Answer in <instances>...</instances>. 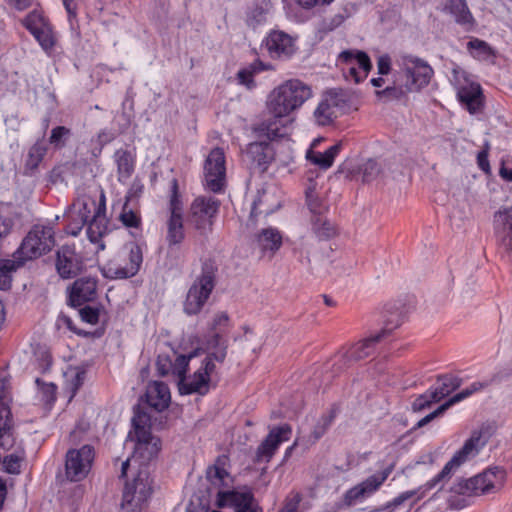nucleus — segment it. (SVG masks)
Instances as JSON below:
<instances>
[{
	"mask_svg": "<svg viewBox=\"0 0 512 512\" xmlns=\"http://www.w3.org/2000/svg\"><path fill=\"white\" fill-rule=\"evenodd\" d=\"M269 198H270V195L267 191L258 190L257 195L252 202L251 212H250V220H255L258 217V215H260L262 213H265V215H270V214L274 213L275 211H277L281 207L280 203H278L274 207L267 206L264 210L258 211L259 207L268 203Z\"/></svg>",
	"mask_w": 512,
	"mask_h": 512,
	"instance_id": "49530a36",
	"label": "nucleus"
},
{
	"mask_svg": "<svg viewBox=\"0 0 512 512\" xmlns=\"http://www.w3.org/2000/svg\"><path fill=\"white\" fill-rule=\"evenodd\" d=\"M47 153L48 145L45 143L44 137L37 139L27 151L22 174L27 177L36 176Z\"/></svg>",
	"mask_w": 512,
	"mask_h": 512,
	"instance_id": "bb28decb",
	"label": "nucleus"
},
{
	"mask_svg": "<svg viewBox=\"0 0 512 512\" xmlns=\"http://www.w3.org/2000/svg\"><path fill=\"white\" fill-rule=\"evenodd\" d=\"M252 132L258 140L246 146L245 156L249 161L250 169L263 174L275 161L276 151L271 142L288 137L289 132L281 129L275 120H264L253 125Z\"/></svg>",
	"mask_w": 512,
	"mask_h": 512,
	"instance_id": "20e7f679",
	"label": "nucleus"
},
{
	"mask_svg": "<svg viewBox=\"0 0 512 512\" xmlns=\"http://www.w3.org/2000/svg\"><path fill=\"white\" fill-rule=\"evenodd\" d=\"M178 390L181 395L198 394L205 396L209 392L210 387L192 378L188 380L186 377L183 380H179Z\"/></svg>",
	"mask_w": 512,
	"mask_h": 512,
	"instance_id": "8fccbe9b",
	"label": "nucleus"
},
{
	"mask_svg": "<svg viewBox=\"0 0 512 512\" xmlns=\"http://www.w3.org/2000/svg\"><path fill=\"white\" fill-rule=\"evenodd\" d=\"M219 265L212 257L201 260L200 273L189 287L183 302V312L188 316L201 313L217 286Z\"/></svg>",
	"mask_w": 512,
	"mask_h": 512,
	"instance_id": "39448f33",
	"label": "nucleus"
},
{
	"mask_svg": "<svg viewBox=\"0 0 512 512\" xmlns=\"http://www.w3.org/2000/svg\"><path fill=\"white\" fill-rule=\"evenodd\" d=\"M230 458L226 454L217 456L214 463L206 469V480H225L230 476Z\"/></svg>",
	"mask_w": 512,
	"mask_h": 512,
	"instance_id": "ea45409f",
	"label": "nucleus"
},
{
	"mask_svg": "<svg viewBox=\"0 0 512 512\" xmlns=\"http://www.w3.org/2000/svg\"><path fill=\"white\" fill-rule=\"evenodd\" d=\"M383 482H359L349 490H347L341 502L338 504L339 508L353 507L374 494Z\"/></svg>",
	"mask_w": 512,
	"mask_h": 512,
	"instance_id": "cd10ccee",
	"label": "nucleus"
},
{
	"mask_svg": "<svg viewBox=\"0 0 512 512\" xmlns=\"http://www.w3.org/2000/svg\"><path fill=\"white\" fill-rule=\"evenodd\" d=\"M56 244L52 227L34 225L13 254L14 259H0V290L11 288L12 272L22 267L26 261L49 253Z\"/></svg>",
	"mask_w": 512,
	"mask_h": 512,
	"instance_id": "f03ea898",
	"label": "nucleus"
},
{
	"mask_svg": "<svg viewBox=\"0 0 512 512\" xmlns=\"http://www.w3.org/2000/svg\"><path fill=\"white\" fill-rule=\"evenodd\" d=\"M220 205V200L211 196H198L190 205L188 222L205 239L213 231Z\"/></svg>",
	"mask_w": 512,
	"mask_h": 512,
	"instance_id": "0eeeda50",
	"label": "nucleus"
},
{
	"mask_svg": "<svg viewBox=\"0 0 512 512\" xmlns=\"http://www.w3.org/2000/svg\"><path fill=\"white\" fill-rule=\"evenodd\" d=\"M106 202L105 195L102 193L98 207L95 210L92 218L86 224L87 236L91 243L97 244L109 232L108 219L105 216Z\"/></svg>",
	"mask_w": 512,
	"mask_h": 512,
	"instance_id": "393cba45",
	"label": "nucleus"
},
{
	"mask_svg": "<svg viewBox=\"0 0 512 512\" xmlns=\"http://www.w3.org/2000/svg\"><path fill=\"white\" fill-rule=\"evenodd\" d=\"M337 106V102L333 101L331 104L327 98L322 99L314 111L316 123L320 126H328L333 122V111L331 107Z\"/></svg>",
	"mask_w": 512,
	"mask_h": 512,
	"instance_id": "09e8293b",
	"label": "nucleus"
},
{
	"mask_svg": "<svg viewBox=\"0 0 512 512\" xmlns=\"http://www.w3.org/2000/svg\"><path fill=\"white\" fill-rule=\"evenodd\" d=\"M118 220L122 223V225L127 229H134L138 232L130 231V235L134 239H138L142 237V216L139 210L132 209L129 204L124 203L122 206V210L119 214Z\"/></svg>",
	"mask_w": 512,
	"mask_h": 512,
	"instance_id": "f704fd0d",
	"label": "nucleus"
},
{
	"mask_svg": "<svg viewBox=\"0 0 512 512\" xmlns=\"http://www.w3.org/2000/svg\"><path fill=\"white\" fill-rule=\"evenodd\" d=\"M36 385L41 392V399L46 405H53L57 400V385L50 382L46 383L41 378H36Z\"/></svg>",
	"mask_w": 512,
	"mask_h": 512,
	"instance_id": "864d4df0",
	"label": "nucleus"
},
{
	"mask_svg": "<svg viewBox=\"0 0 512 512\" xmlns=\"http://www.w3.org/2000/svg\"><path fill=\"white\" fill-rule=\"evenodd\" d=\"M205 361L223 363L228 353V339L221 332L207 333L203 340Z\"/></svg>",
	"mask_w": 512,
	"mask_h": 512,
	"instance_id": "a878e982",
	"label": "nucleus"
},
{
	"mask_svg": "<svg viewBox=\"0 0 512 512\" xmlns=\"http://www.w3.org/2000/svg\"><path fill=\"white\" fill-rule=\"evenodd\" d=\"M95 459V449L86 444L79 449H69L65 456V480H83L88 477Z\"/></svg>",
	"mask_w": 512,
	"mask_h": 512,
	"instance_id": "9d476101",
	"label": "nucleus"
},
{
	"mask_svg": "<svg viewBox=\"0 0 512 512\" xmlns=\"http://www.w3.org/2000/svg\"><path fill=\"white\" fill-rule=\"evenodd\" d=\"M229 315L227 312H220L216 314L213 318V321L211 323V326L209 327L208 333L213 332H221V334L225 333V329L229 324Z\"/></svg>",
	"mask_w": 512,
	"mask_h": 512,
	"instance_id": "69168bd1",
	"label": "nucleus"
},
{
	"mask_svg": "<svg viewBox=\"0 0 512 512\" xmlns=\"http://www.w3.org/2000/svg\"><path fill=\"white\" fill-rule=\"evenodd\" d=\"M457 99L461 106L472 115L482 111L485 105L483 90L481 85L476 82L458 87Z\"/></svg>",
	"mask_w": 512,
	"mask_h": 512,
	"instance_id": "4be33fe9",
	"label": "nucleus"
},
{
	"mask_svg": "<svg viewBox=\"0 0 512 512\" xmlns=\"http://www.w3.org/2000/svg\"><path fill=\"white\" fill-rule=\"evenodd\" d=\"M31 34L46 53L50 54L54 50L57 39L51 24L41 29H33Z\"/></svg>",
	"mask_w": 512,
	"mask_h": 512,
	"instance_id": "a18cd8bd",
	"label": "nucleus"
},
{
	"mask_svg": "<svg viewBox=\"0 0 512 512\" xmlns=\"http://www.w3.org/2000/svg\"><path fill=\"white\" fill-rule=\"evenodd\" d=\"M169 212L170 214H183V202L176 178H173L170 182Z\"/></svg>",
	"mask_w": 512,
	"mask_h": 512,
	"instance_id": "603ef678",
	"label": "nucleus"
},
{
	"mask_svg": "<svg viewBox=\"0 0 512 512\" xmlns=\"http://www.w3.org/2000/svg\"><path fill=\"white\" fill-rule=\"evenodd\" d=\"M77 163L74 161H65L56 164L47 174L48 183L55 185L63 182L66 177L75 174Z\"/></svg>",
	"mask_w": 512,
	"mask_h": 512,
	"instance_id": "79ce46f5",
	"label": "nucleus"
},
{
	"mask_svg": "<svg viewBox=\"0 0 512 512\" xmlns=\"http://www.w3.org/2000/svg\"><path fill=\"white\" fill-rule=\"evenodd\" d=\"M312 96L311 87L299 79H290L274 88L267 100V108L281 129L288 131V125L294 122L290 117Z\"/></svg>",
	"mask_w": 512,
	"mask_h": 512,
	"instance_id": "7ed1b4c3",
	"label": "nucleus"
},
{
	"mask_svg": "<svg viewBox=\"0 0 512 512\" xmlns=\"http://www.w3.org/2000/svg\"><path fill=\"white\" fill-rule=\"evenodd\" d=\"M115 163L117 165L118 181L126 183L135 171V155L127 149H117L114 153Z\"/></svg>",
	"mask_w": 512,
	"mask_h": 512,
	"instance_id": "473e14b6",
	"label": "nucleus"
},
{
	"mask_svg": "<svg viewBox=\"0 0 512 512\" xmlns=\"http://www.w3.org/2000/svg\"><path fill=\"white\" fill-rule=\"evenodd\" d=\"M495 478L496 480H505L507 478L506 470L501 466H490L476 475H473L469 478L461 477L459 480H491Z\"/></svg>",
	"mask_w": 512,
	"mask_h": 512,
	"instance_id": "3c124183",
	"label": "nucleus"
},
{
	"mask_svg": "<svg viewBox=\"0 0 512 512\" xmlns=\"http://www.w3.org/2000/svg\"><path fill=\"white\" fill-rule=\"evenodd\" d=\"M23 462L24 457H21L14 453L4 456L3 459L1 458L3 471L13 475H17L21 472Z\"/></svg>",
	"mask_w": 512,
	"mask_h": 512,
	"instance_id": "6e6d98bb",
	"label": "nucleus"
},
{
	"mask_svg": "<svg viewBox=\"0 0 512 512\" xmlns=\"http://www.w3.org/2000/svg\"><path fill=\"white\" fill-rule=\"evenodd\" d=\"M398 65L407 79V92L421 91L429 85L434 75V70L427 61L411 54L400 55Z\"/></svg>",
	"mask_w": 512,
	"mask_h": 512,
	"instance_id": "6e6552de",
	"label": "nucleus"
},
{
	"mask_svg": "<svg viewBox=\"0 0 512 512\" xmlns=\"http://www.w3.org/2000/svg\"><path fill=\"white\" fill-rule=\"evenodd\" d=\"M84 269V261L74 246L63 245L56 252V270L62 279H71Z\"/></svg>",
	"mask_w": 512,
	"mask_h": 512,
	"instance_id": "f3484780",
	"label": "nucleus"
},
{
	"mask_svg": "<svg viewBox=\"0 0 512 512\" xmlns=\"http://www.w3.org/2000/svg\"><path fill=\"white\" fill-rule=\"evenodd\" d=\"M128 248L127 263L124 267H119L114 271L112 278L116 279H128L134 277L140 271L143 264V247H146V243L143 241L129 242L126 244Z\"/></svg>",
	"mask_w": 512,
	"mask_h": 512,
	"instance_id": "5701e85b",
	"label": "nucleus"
},
{
	"mask_svg": "<svg viewBox=\"0 0 512 512\" xmlns=\"http://www.w3.org/2000/svg\"><path fill=\"white\" fill-rule=\"evenodd\" d=\"M272 6L270 0H252L245 8V24L253 30L265 24Z\"/></svg>",
	"mask_w": 512,
	"mask_h": 512,
	"instance_id": "c85d7f7f",
	"label": "nucleus"
},
{
	"mask_svg": "<svg viewBox=\"0 0 512 512\" xmlns=\"http://www.w3.org/2000/svg\"><path fill=\"white\" fill-rule=\"evenodd\" d=\"M11 401L0 402V447L4 449L13 445L12 430L14 423L10 408Z\"/></svg>",
	"mask_w": 512,
	"mask_h": 512,
	"instance_id": "2f4dec72",
	"label": "nucleus"
},
{
	"mask_svg": "<svg viewBox=\"0 0 512 512\" xmlns=\"http://www.w3.org/2000/svg\"><path fill=\"white\" fill-rule=\"evenodd\" d=\"M98 280L94 277H81L76 279L70 287L67 303L72 308H78L97 297Z\"/></svg>",
	"mask_w": 512,
	"mask_h": 512,
	"instance_id": "aec40b11",
	"label": "nucleus"
},
{
	"mask_svg": "<svg viewBox=\"0 0 512 512\" xmlns=\"http://www.w3.org/2000/svg\"><path fill=\"white\" fill-rule=\"evenodd\" d=\"M269 68V64L262 62L260 59H256L248 66L241 68L236 73L237 83L246 87L248 90H253L257 86L254 80L255 75L262 71L268 70Z\"/></svg>",
	"mask_w": 512,
	"mask_h": 512,
	"instance_id": "72a5a7b5",
	"label": "nucleus"
},
{
	"mask_svg": "<svg viewBox=\"0 0 512 512\" xmlns=\"http://www.w3.org/2000/svg\"><path fill=\"white\" fill-rule=\"evenodd\" d=\"M186 512H210L209 500L200 496L192 497L187 505Z\"/></svg>",
	"mask_w": 512,
	"mask_h": 512,
	"instance_id": "0e129e2a",
	"label": "nucleus"
},
{
	"mask_svg": "<svg viewBox=\"0 0 512 512\" xmlns=\"http://www.w3.org/2000/svg\"><path fill=\"white\" fill-rule=\"evenodd\" d=\"M102 309V305H83L79 308V316L83 322L91 325H96L99 323L100 313Z\"/></svg>",
	"mask_w": 512,
	"mask_h": 512,
	"instance_id": "4d7b16f0",
	"label": "nucleus"
},
{
	"mask_svg": "<svg viewBox=\"0 0 512 512\" xmlns=\"http://www.w3.org/2000/svg\"><path fill=\"white\" fill-rule=\"evenodd\" d=\"M257 242L263 252L273 256L282 246V235L276 228H264L257 234Z\"/></svg>",
	"mask_w": 512,
	"mask_h": 512,
	"instance_id": "e433bc0d",
	"label": "nucleus"
},
{
	"mask_svg": "<svg viewBox=\"0 0 512 512\" xmlns=\"http://www.w3.org/2000/svg\"><path fill=\"white\" fill-rule=\"evenodd\" d=\"M215 504L220 509L233 508L234 512H262L251 491L220 490L216 494Z\"/></svg>",
	"mask_w": 512,
	"mask_h": 512,
	"instance_id": "ddd939ff",
	"label": "nucleus"
},
{
	"mask_svg": "<svg viewBox=\"0 0 512 512\" xmlns=\"http://www.w3.org/2000/svg\"><path fill=\"white\" fill-rule=\"evenodd\" d=\"M170 400V390L164 382H154V385L145 393V402L157 412L167 409Z\"/></svg>",
	"mask_w": 512,
	"mask_h": 512,
	"instance_id": "7c9ffc66",
	"label": "nucleus"
},
{
	"mask_svg": "<svg viewBox=\"0 0 512 512\" xmlns=\"http://www.w3.org/2000/svg\"><path fill=\"white\" fill-rule=\"evenodd\" d=\"M344 20V16L340 13L334 15L331 18H325L320 24V31L325 33L331 32L339 27L344 22Z\"/></svg>",
	"mask_w": 512,
	"mask_h": 512,
	"instance_id": "774afa93",
	"label": "nucleus"
},
{
	"mask_svg": "<svg viewBox=\"0 0 512 512\" xmlns=\"http://www.w3.org/2000/svg\"><path fill=\"white\" fill-rule=\"evenodd\" d=\"M339 411V407L337 404H333L331 406V409L327 414H322L317 423L315 424L312 432L311 437L314 441H318L321 439L327 430L332 425L333 421L335 420L337 413Z\"/></svg>",
	"mask_w": 512,
	"mask_h": 512,
	"instance_id": "37998d69",
	"label": "nucleus"
},
{
	"mask_svg": "<svg viewBox=\"0 0 512 512\" xmlns=\"http://www.w3.org/2000/svg\"><path fill=\"white\" fill-rule=\"evenodd\" d=\"M207 187L214 193L223 190L226 176L225 153L220 147L213 148L204 164Z\"/></svg>",
	"mask_w": 512,
	"mask_h": 512,
	"instance_id": "4468645a",
	"label": "nucleus"
},
{
	"mask_svg": "<svg viewBox=\"0 0 512 512\" xmlns=\"http://www.w3.org/2000/svg\"><path fill=\"white\" fill-rule=\"evenodd\" d=\"M381 165L374 159H368L361 168L362 181L370 183L375 180L381 173Z\"/></svg>",
	"mask_w": 512,
	"mask_h": 512,
	"instance_id": "bf43d9fd",
	"label": "nucleus"
},
{
	"mask_svg": "<svg viewBox=\"0 0 512 512\" xmlns=\"http://www.w3.org/2000/svg\"><path fill=\"white\" fill-rule=\"evenodd\" d=\"M407 313L406 305L400 300L385 304L382 312L383 328L378 332L383 333V339L401 326L406 319Z\"/></svg>",
	"mask_w": 512,
	"mask_h": 512,
	"instance_id": "b1692460",
	"label": "nucleus"
},
{
	"mask_svg": "<svg viewBox=\"0 0 512 512\" xmlns=\"http://www.w3.org/2000/svg\"><path fill=\"white\" fill-rule=\"evenodd\" d=\"M407 91L403 90L402 87L396 86H388L383 90H377L375 92L378 98H387V99H401Z\"/></svg>",
	"mask_w": 512,
	"mask_h": 512,
	"instance_id": "338daca9",
	"label": "nucleus"
},
{
	"mask_svg": "<svg viewBox=\"0 0 512 512\" xmlns=\"http://www.w3.org/2000/svg\"><path fill=\"white\" fill-rule=\"evenodd\" d=\"M72 136L73 132L70 128L59 125L52 128L48 138V144L51 145L55 151H59L68 145Z\"/></svg>",
	"mask_w": 512,
	"mask_h": 512,
	"instance_id": "c03bdc74",
	"label": "nucleus"
},
{
	"mask_svg": "<svg viewBox=\"0 0 512 512\" xmlns=\"http://www.w3.org/2000/svg\"><path fill=\"white\" fill-rule=\"evenodd\" d=\"M132 427L134 436L138 437L140 431L152 432L151 416L143 410L140 405L134 407V416L132 417Z\"/></svg>",
	"mask_w": 512,
	"mask_h": 512,
	"instance_id": "de8ad7c7",
	"label": "nucleus"
},
{
	"mask_svg": "<svg viewBox=\"0 0 512 512\" xmlns=\"http://www.w3.org/2000/svg\"><path fill=\"white\" fill-rule=\"evenodd\" d=\"M342 149L341 142H338L332 146H330L325 152H317L313 150H308L306 158L312 164L318 166L323 170L329 169L335 160V157L339 154Z\"/></svg>",
	"mask_w": 512,
	"mask_h": 512,
	"instance_id": "c9c22d12",
	"label": "nucleus"
},
{
	"mask_svg": "<svg viewBox=\"0 0 512 512\" xmlns=\"http://www.w3.org/2000/svg\"><path fill=\"white\" fill-rule=\"evenodd\" d=\"M312 230L320 241L330 240L337 234L336 227L322 215L313 216Z\"/></svg>",
	"mask_w": 512,
	"mask_h": 512,
	"instance_id": "a19ab883",
	"label": "nucleus"
},
{
	"mask_svg": "<svg viewBox=\"0 0 512 512\" xmlns=\"http://www.w3.org/2000/svg\"><path fill=\"white\" fill-rule=\"evenodd\" d=\"M503 482H426L419 487L404 491L375 509V512H392L400 506H413L423 498L434 503L439 511L462 509L473 496L490 495L500 491Z\"/></svg>",
	"mask_w": 512,
	"mask_h": 512,
	"instance_id": "f257e3e1",
	"label": "nucleus"
},
{
	"mask_svg": "<svg viewBox=\"0 0 512 512\" xmlns=\"http://www.w3.org/2000/svg\"><path fill=\"white\" fill-rule=\"evenodd\" d=\"M49 24V20L38 10L31 11L23 20V26L30 33L33 29H41Z\"/></svg>",
	"mask_w": 512,
	"mask_h": 512,
	"instance_id": "5fc2aeb1",
	"label": "nucleus"
},
{
	"mask_svg": "<svg viewBox=\"0 0 512 512\" xmlns=\"http://www.w3.org/2000/svg\"><path fill=\"white\" fill-rule=\"evenodd\" d=\"M272 58H290L296 51L293 38L279 30H272L264 40Z\"/></svg>",
	"mask_w": 512,
	"mask_h": 512,
	"instance_id": "412c9836",
	"label": "nucleus"
},
{
	"mask_svg": "<svg viewBox=\"0 0 512 512\" xmlns=\"http://www.w3.org/2000/svg\"><path fill=\"white\" fill-rule=\"evenodd\" d=\"M97 207L98 204L94 199H90L89 201H82L80 203V207L76 217L79 220H86L87 224L88 221L92 218L93 214L95 213Z\"/></svg>",
	"mask_w": 512,
	"mask_h": 512,
	"instance_id": "e2e57ef3",
	"label": "nucleus"
},
{
	"mask_svg": "<svg viewBox=\"0 0 512 512\" xmlns=\"http://www.w3.org/2000/svg\"><path fill=\"white\" fill-rule=\"evenodd\" d=\"M134 458L139 460V470L131 480H148L149 463L158 457L162 448V441L152 432L140 431L138 437H134Z\"/></svg>",
	"mask_w": 512,
	"mask_h": 512,
	"instance_id": "1a4fd4ad",
	"label": "nucleus"
},
{
	"mask_svg": "<svg viewBox=\"0 0 512 512\" xmlns=\"http://www.w3.org/2000/svg\"><path fill=\"white\" fill-rule=\"evenodd\" d=\"M436 383L437 386L435 388L427 390L415 399L413 403L415 411L424 410L430 407L431 404L440 402L462 385V379L451 373L441 374L437 376Z\"/></svg>",
	"mask_w": 512,
	"mask_h": 512,
	"instance_id": "9b49d317",
	"label": "nucleus"
},
{
	"mask_svg": "<svg viewBox=\"0 0 512 512\" xmlns=\"http://www.w3.org/2000/svg\"><path fill=\"white\" fill-rule=\"evenodd\" d=\"M152 494L149 482H125L122 491L121 508L130 512H140Z\"/></svg>",
	"mask_w": 512,
	"mask_h": 512,
	"instance_id": "a211bd4d",
	"label": "nucleus"
},
{
	"mask_svg": "<svg viewBox=\"0 0 512 512\" xmlns=\"http://www.w3.org/2000/svg\"><path fill=\"white\" fill-rule=\"evenodd\" d=\"M189 362V357H187L186 354H181L178 355L175 362L172 363V372L174 375L178 376L179 380L186 378L189 370Z\"/></svg>",
	"mask_w": 512,
	"mask_h": 512,
	"instance_id": "680f3d73",
	"label": "nucleus"
},
{
	"mask_svg": "<svg viewBox=\"0 0 512 512\" xmlns=\"http://www.w3.org/2000/svg\"><path fill=\"white\" fill-rule=\"evenodd\" d=\"M216 365L211 361L202 360L201 367L194 372L192 379L198 380V382L209 386L211 382V375L215 371Z\"/></svg>",
	"mask_w": 512,
	"mask_h": 512,
	"instance_id": "13d9d810",
	"label": "nucleus"
},
{
	"mask_svg": "<svg viewBox=\"0 0 512 512\" xmlns=\"http://www.w3.org/2000/svg\"><path fill=\"white\" fill-rule=\"evenodd\" d=\"M338 61L342 65H352L356 62L358 69H362L366 74L373 68L369 55L362 50H344L339 54Z\"/></svg>",
	"mask_w": 512,
	"mask_h": 512,
	"instance_id": "4c0bfd02",
	"label": "nucleus"
},
{
	"mask_svg": "<svg viewBox=\"0 0 512 512\" xmlns=\"http://www.w3.org/2000/svg\"><path fill=\"white\" fill-rule=\"evenodd\" d=\"M443 11L454 17L457 24L470 30L476 25L466 0H445Z\"/></svg>",
	"mask_w": 512,
	"mask_h": 512,
	"instance_id": "c756f323",
	"label": "nucleus"
},
{
	"mask_svg": "<svg viewBox=\"0 0 512 512\" xmlns=\"http://www.w3.org/2000/svg\"><path fill=\"white\" fill-rule=\"evenodd\" d=\"M303 496L300 492L291 491L285 498L282 508L279 512H303L300 503Z\"/></svg>",
	"mask_w": 512,
	"mask_h": 512,
	"instance_id": "052dcab7",
	"label": "nucleus"
},
{
	"mask_svg": "<svg viewBox=\"0 0 512 512\" xmlns=\"http://www.w3.org/2000/svg\"><path fill=\"white\" fill-rule=\"evenodd\" d=\"M493 432L490 424H482L478 430L472 431L471 436L464 442L462 448L453 455L441 472L432 480H444L446 477H450L451 473L464 463L470 455L479 453L480 449L488 443Z\"/></svg>",
	"mask_w": 512,
	"mask_h": 512,
	"instance_id": "423d86ee",
	"label": "nucleus"
},
{
	"mask_svg": "<svg viewBox=\"0 0 512 512\" xmlns=\"http://www.w3.org/2000/svg\"><path fill=\"white\" fill-rule=\"evenodd\" d=\"M494 233L500 252L512 262V206H503L494 213Z\"/></svg>",
	"mask_w": 512,
	"mask_h": 512,
	"instance_id": "2eb2a0df",
	"label": "nucleus"
},
{
	"mask_svg": "<svg viewBox=\"0 0 512 512\" xmlns=\"http://www.w3.org/2000/svg\"><path fill=\"white\" fill-rule=\"evenodd\" d=\"M185 239L183 214H170L167 220L166 242L168 250L164 265L169 269L179 266L180 251L179 245Z\"/></svg>",
	"mask_w": 512,
	"mask_h": 512,
	"instance_id": "f8f14e48",
	"label": "nucleus"
},
{
	"mask_svg": "<svg viewBox=\"0 0 512 512\" xmlns=\"http://www.w3.org/2000/svg\"><path fill=\"white\" fill-rule=\"evenodd\" d=\"M383 340V333H375L352 345L338 360L334 363L337 371L345 368L352 362L361 361L369 357L373 352L375 345Z\"/></svg>",
	"mask_w": 512,
	"mask_h": 512,
	"instance_id": "6ab92c4d",
	"label": "nucleus"
},
{
	"mask_svg": "<svg viewBox=\"0 0 512 512\" xmlns=\"http://www.w3.org/2000/svg\"><path fill=\"white\" fill-rule=\"evenodd\" d=\"M467 50L473 58L479 61H487L495 58L497 51L490 46L486 41L479 38H472L467 42Z\"/></svg>",
	"mask_w": 512,
	"mask_h": 512,
	"instance_id": "58836bf2",
	"label": "nucleus"
},
{
	"mask_svg": "<svg viewBox=\"0 0 512 512\" xmlns=\"http://www.w3.org/2000/svg\"><path fill=\"white\" fill-rule=\"evenodd\" d=\"M292 435V427L288 423L270 428L269 433L257 447L254 462L270 461L281 443L288 441Z\"/></svg>",
	"mask_w": 512,
	"mask_h": 512,
	"instance_id": "dca6fc26",
	"label": "nucleus"
}]
</instances>
